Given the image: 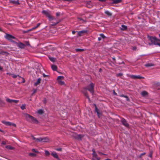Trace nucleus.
<instances>
[{"instance_id": "obj_1", "label": "nucleus", "mask_w": 160, "mask_h": 160, "mask_svg": "<svg viewBox=\"0 0 160 160\" xmlns=\"http://www.w3.org/2000/svg\"><path fill=\"white\" fill-rule=\"evenodd\" d=\"M94 84L91 82L89 85H88L87 87L83 89L82 92L84 94V95L88 98L89 101H90V99L89 98L88 94L86 91V90H88L92 94H93L94 92Z\"/></svg>"}, {"instance_id": "obj_2", "label": "nucleus", "mask_w": 160, "mask_h": 160, "mask_svg": "<svg viewBox=\"0 0 160 160\" xmlns=\"http://www.w3.org/2000/svg\"><path fill=\"white\" fill-rule=\"evenodd\" d=\"M147 38L148 40L150 42H149L148 44L149 45H156L157 42L158 41V39L155 37L148 36Z\"/></svg>"}, {"instance_id": "obj_3", "label": "nucleus", "mask_w": 160, "mask_h": 160, "mask_svg": "<svg viewBox=\"0 0 160 160\" xmlns=\"http://www.w3.org/2000/svg\"><path fill=\"white\" fill-rule=\"evenodd\" d=\"M24 116L26 119L30 122L32 123H36L38 122L37 120L35 118L28 114L25 113L24 114Z\"/></svg>"}, {"instance_id": "obj_4", "label": "nucleus", "mask_w": 160, "mask_h": 160, "mask_svg": "<svg viewBox=\"0 0 160 160\" xmlns=\"http://www.w3.org/2000/svg\"><path fill=\"white\" fill-rule=\"evenodd\" d=\"M13 42L19 48L21 49L24 48L26 47V45L21 42H17L14 41H13Z\"/></svg>"}, {"instance_id": "obj_5", "label": "nucleus", "mask_w": 160, "mask_h": 160, "mask_svg": "<svg viewBox=\"0 0 160 160\" xmlns=\"http://www.w3.org/2000/svg\"><path fill=\"white\" fill-rule=\"evenodd\" d=\"M128 76L133 79H141L144 78V77H142L139 75H128Z\"/></svg>"}, {"instance_id": "obj_6", "label": "nucleus", "mask_w": 160, "mask_h": 160, "mask_svg": "<svg viewBox=\"0 0 160 160\" xmlns=\"http://www.w3.org/2000/svg\"><path fill=\"white\" fill-rule=\"evenodd\" d=\"M5 38L7 40L10 41L11 42H13V41L12 40L13 39H15V37L14 36L8 34H6L5 36Z\"/></svg>"}, {"instance_id": "obj_7", "label": "nucleus", "mask_w": 160, "mask_h": 160, "mask_svg": "<svg viewBox=\"0 0 160 160\" xmlns=\"http://www.w3.org/2000/svg\"><path fill=\"white\" fill-rule=\"evenodd\" d=\"M2 122L5 125L7 126H12L14 127H16V125L15 123H12L9 122H6L4 121H2Z\"/></svg>"}, {"instance_id": "obj_8", "label": "nucleus", "mask_w": 160, "mask_h": 160, "mask_svg": "<svg viewBox=\"0 0 160 160\" xmlns=\"http://www.w3.org/2000/svg\"><path fill=\"white\" fill-rule=\"evenodd\" d=\"M121 122H122V124L125 127H129V124L128 123L126 120L124 119V118H122V119L121 120Z\"/></svg>"}, {"instance_id": "obj_9", "label": "nucleus", "mask_w": 160, "mask_h": 160, "mask_svg": "<svg viewBox=\"0 0 160 160\" xmlns=\"http://www.w3.org/2000/svg\"><path fill=\"white\" fill-rule=\"evenodd\" d=\"M94 105L95 107V111L97 112L98 116L100 118L101 114V113L100 112L99 109L97 108L96 104H94Z\"/></svg>"}, {"instance_id": "obj_10", "label": "nucleus", "mask_w": 160, "mask_h": 160, "mask_svg": "<svg viewBox=\"0 0 160 160\" xmlns=\"http://www.w3.org/2000/svg\"><path fill=\"white\" fill-rule=\"evenodd\" d=\"M73 136L74 138L78 139H81L83 137V136L80 134H74Z\"/></svg>"}, {"instance_id": "obj_11", "label": "nucleus", "mask_w": 160, "mask_h": 160, "mask_svg": "<svg viewBox=\"0 0 160 160\" xmlns=\"http://www.w3.org/2000/svg\"><path fill=\"white\" fill-rule=\"evenodd\" d=\"M9 2L14 5H18L19 4L18 0L16 1L14 0H10Z\"/></svg>"}, {"instance_id": "obj_12", "label": "nucleus", "mask_w": 160, "mask_h": 160, "mask_svg": "<svg viewBox=\"0 0 160 160\" xmlns=\"http://www.w3.org/2000/svg\"><path fill=\"white\" fill-rule=\"evenodd\" d=\"M50 141L48 137H45L42 138V142H49Z\"/></svg>"}, {"instance_id": "obj_13", "label": "nucleus", "mask_w": 160, "mask_h": 160, "mask_svg": "<svg viewBox=\"0 0 160 160\" xmlns=\"http://www.w3.org/2000/svg\"><path fill=\"white\" fill-rule=\"evenodd\" d=\"M87 32L86 30H82L79 31L78 32V36H81L82 35V34L85 33Z\"/></svg>"}, {"instance_id": "obj_14", "label": "nucleus", "mask_w": 160, "mask_h": 160, "mask_svg": "<svg viewBox=\"0 0 160 160\" xmlns=\"http://www.w3.org/2000/svg\"><path fill=\"white\" fill-rule=\"evenodd\" d=\"M51 155L52 156H53L55 158L58 159V156L56 152H53L52 153Z\"/></svg>"}, {"instance_id": "obj_15", "label": "nucleus", "mask_w": 160, "mask_h": 160, "mask_svg": "<svg viewBox=\"0 0 160 160\" xmlns=\"http://www.w3.org/2000/svg\"><path fill=\"white\" fill-rule=\"evenodd\" d=\"M41 81V78H38V79L37 82L34 83V85L35 86H37V85L39 84L40 83Z\"/></svg>"}, {"instance_id": "obj_16", "label": "nucleus", "mask_w": 160, "mask_h": 160, "mask_svg": "<svg viewBox=\"0 0 160 160\" xmlns=\"http://www.w3.org/2000/svg\"><path fill=\"white\" fill-rule=\"evenodd\" d=\"M148 94V92L145 91H143L141 93V95H142V96L143 97L145 96H146Z\"/></svg>"}, {"instance_id": "obj_17", "label": "nucleus", "mask_w": 160, "mask_h": 160, "mask_svg": "<svg viewBox=\"0 0 160 160\" xmlns=\"http://www.w3.org/2000/svg\"><path fill=\"white\" fill-rule=\"evenodd\" d=\"M92 152H93V153H92V155L93 157H97V155L95 151V149H92Z\"/></svg>"}, {"instance_id": "obj_18", "label": "nucleus", "mask_w": 160, "mask_h": 160, "mask_svg": "<svg viewBox=\"0 0 160 160\" xmlns=\"http://www.w3.org/2000/svg\"><path fill=\"white\" fill-rule=\"evenodd\" d=\"M120 96L121 97H123L126 98V100L127 101H129V99L128 97L127 96L124 95L123 94L121 95H120Z\"/></svg>"}, {"instance_id": "obj_19", "label": "nucleus", "mask_w": 160, "mask_h": 160, "mask_svg": "<svg viewBox=\"0 0 160 160\" xmlns=\"http://www.w3.org/2000/svg\"><path fill=\"white\" fill-rule=\"evenodd\" d=\"M5 147L6 148L10 150H12L14 149V148L13 147H11L10 145L6 146Z\"/></svg>"}, {"instance_id": "obj_20", "label": "nucleus", "mask_w": 160, "mask_h": 160, "mask_svg": "<svg viewBox=\"0 0 160 160\" xmlns=\"http://www.w3.org/2000/svg\"><path fill=\"white\" fill-rule=\"evenodd\" d=\"M52 68L53 71H56L57 69V67L56 66L53 65H52Z\"/></svg>"}, {"instance_id": "obj_21", "label": "nucleus", "mask_w": 160, "mask_h": 160, "mask_svg": "<svg viewBox=\"0 0 160 160\" xmlns=\"http://www.w3.org/2000/svg\"><path fill=\"white\" fill-rule=\"evenodd\" d=\"M122 28L121 30H125L127 29V27L126 26H125L124 25H122L121 26Z\"/></svg>"}, {"instance_id": "obj_22", "label": "nucleus", "mask_w": 160, "mask_h": 160, "mask_svg": "<svg viewBox=\"0 0 160 160\" xmlns=\"http://www.w3.org/2000/svg\"><path fill=\"white\" fill-rule=\"evenodd\" d=\"M145 66L146 67H152L153 66L154 64L151 63H147L145 64Z\"/></svg>"}, {"instance_id": "obj_23", "label": "nucleus", "mask_w": 160, "mask_h": 160, "mask_svg": "<svg viewBox=\"0 0 160 160\" xmlns=\"http://www.w3.org/2000/svg\"><path fill=\"white\" fill-rule=\"evenodd\" d=\"M105 13L107 15L110 16L112 15V14L110 12H109L108 11H106L105 12Z\"/></svg>"}, {"instance_id": "obj_24", "label": "nucleus", "mask_w": 160, "mask_h": 160, "mask_svg": "<svg viewBox=\"0 0 160 160\" xmlns=\"http://www.w3.org/2000/svg\"><path fill=\"white\" fill-rule=\"evenodd\" d=\"M6 101L7 102L10 103H12V99H10L8 98H7L6 99Z\"/></svg>"}, {"instance_id": "obj_25", "label": "nucleus", "mask_w": 160, "mask_h": 160, "mask_svg": "<svg viewBox=\"0 0 160 160\" xmlns=\"http://www.w3.org/2000/svg\"><path fill=\"white\" fill-rule=\"evenodd\" d=\"M58 83L60 85H63L64 84V82L63 81H62L61 80H59L58 81Z\"/></svg>"}, {"instance_id": "obj_26", "label": "nucleus", "mask_w": 160, "mask_h": 160, "mask_svg": "<svg viewBox=\"0 0 160 160\" xmlns=\"http://www.w3.org/2000/svg\"><path fill=\"white\" fill-rule=\"evenodd\" d=\"M76 51L77 52H82L84 51V50L83 49L77 48L76 49Z\"/></svg>"}, {"instance_id": "obj_27", "label": "nucleus", "mask_w": 160, "mask_h": 160, "mask_svg": "<svg viewBox=\"0 0 160 160\" xmlns=\"http://www.w3.org/2000/svg\"><path fill=\"white\" fill-rule=\"evenodd\" d=\"M49 20L51 21L52 20H53L54 19V18L53 16L50 15L48 17Z\"/></svg>"}, {"instance_id": "obj_28", "label": "nucleus", "mask_w": 160, "mask_h": 160, "mask_svg": "<svg viewBox=\"0 0 160 160\" xmlns=\"http://www.w3.org/2000/svg\"><path fill=\"white\" fill-rule=\"evenodd\" d=\"M38 112L39 114H42L43 112V110L42 109H39L38 110Z\"/></svg>"}, {"instance_id": "obj_29", "label": "nucleus", "mask_w": 160, "mask_h": 160, "mask_svg": "<svg viewBox=\"0 0 160 160\" xmlns=\"http://www.w3.org/2000/svg\"><path fill=\"white\" fill-rule=\"evenodd\" d=\"M64 79V77L62 76H59L58 77L57 79L59 80H61V79Z\"/></svg>"}, {"instance_id": "obj_30", "label": "nucleus", "mask_w": 160, "mask_h": 160, "mask_svg": "<svg viewBox=\"0 0 160 160\" xmlns=\"http://www.w3.org/2000/svg\"><path fill=\"white\" fill-rule=\"evenodd\" d=\"M100 37H101V38L102 39H104L105 38V36H104V35L102 34L101 33L100 34Z\"/></svg>"}, {"instance_id": "obj_31", "label": "nucleus", "mask_w": 160, "mask_h": 160, "mask_svg": "<svg viewBox=\"0 0 160 160\" xmlns=\"http://www.w3.org/2000/svg\"><path fill=\"white\" fill-rule=\"evenodd\" d=\"M49 59L52 62H54L55 61V59L53 57H49Z\"/></svg>"}, {"instance_id": "obj_32", "label": "nucleus", "mask_w": 160, "mask_h": 160, "mask_svg": "<svg viewBox=\"0 0 160 160\" xmlns=\"http://www.w3.org/2000/svg\"><path fill=\"white\" fill-rule=\"evenodd\" d=\"M49 12L47 11H46V10H43L42 12V13L43 14H45V15H46Z\"/></svg>"}, {"instance_id": "obj_33", "label": "nucleus", "mask_w": 160, "mask_h": 160, "mask_svg": "<svg viewBox=\"0 0 160 160\" xmlns=\"http://www.w3.org/2000/svg\"><path fill=\"white\" fill-rule=\"evenodd\" d=\"M45 154L46 156H49L50 155V153L47 150L45 151Z\"/></svg>"}, {"instance_id": "obj_34", "label": "nucleus", "mask_w": 160, "mask_h": 160, "mask_svg": "<svg viewBox=\"0 0 160 160\" xmlns=\"http://www.w3.org/2000/svg\"><path fill=\"white\" fill-rule=\"evenodd\" d=\"M21 108L22 110H24L25 109V105L22 104L21 107Z\"/></svg>"}, {"instance_id": "obj_35", "label": "nucleus", "mask_w": 160, "mask_h": 160, "mask_svg": "<svg viewBox=\"0 0 160 160\" xmlns=\"http://www.w3.org/2000/svg\"><path fill=\"white\" fill-rule=\"evenodd\" d=\"M36 141H38L40 142H42V138H40L36 139Z\"/></svg>"}, {"instance_id": "obj_36", "label": "nucleus", "mask_w": 160, "mask_h": 160, "mask_svg": "<svg viewBox=\"0 0 160 160\" xmlns=\"http://www.w3.org/2000/svg\"><path fill=\"white\" fill-rule=\"evenodd\" d=\"M92 160H100L99 158H97V156L95 157H92Z\"/></svg>"}, {"instance_id": "obj_37", "label": "nucleus", "mask_w": 160, "mask_h": 160, "mask_svg": "<svg viewBox=\"0 0 160 160\" xmlns=\"http://www.w3.org/2000/svg\"><path fill=\"white\" fill-rule=\"evenodd\" d=\"M122 73H118L116 74V76L117 77H120V76H122Z\"/></svg>"}, {"instance_id": "obj_38", "label": "nucleus", "mask_w": 160, "mask_h": 160, "mask_svg": "<svg viewBox=\"0 0 160 160\" xmlns=\"http://www.w3.org/2000/svg\"><path fill=\"white\" fill-rule=\"evenodd\" d=\"M25 45L26 46L27 45V46H30V44H29V42H28V41H26L25 42Z\"/></svg>"}, {"instance_id": "obj_39", "label": "nucleus", "mask_w": 160, "mask_h": 160, "mask_svg": "<svg viewBox=\"0 0 160 160\" xmlns=\"http://www.w3.org/2000/svg\"><path fill=\"white\" fill-rule=\"evenodd\" d=\"M19 102V100H12V102H14L15 103H17Z\"/></svg>"}, {"instance_id": "obj_40", "label": "nucleus", "mask_w": 160, "mask_h": 160, "mask_svg": "<svg viewBox=\"0 0 160 160\" xmlns=\"http://www.w3.org/2000/svg\"><path fill=\"white\" fill-rule=\"evenodd\" d=\"M152 152H151L148 155V156L150 157L151 158L152 157Z\"/></svg>"}, {"instance_id": "obj_41", "label": "nucleus", "mask_w": 160, "mask_h": 160, "mask_svg": "<svg viewBox=\"0 0 160 160\" xmlns=\"http://www.w3.org/2000/svg\"><path fill=\"white\" fill-rule=\"evenodd\" d=\"M4 103V102L3 100H1V99L0 98V105Z\"/></svg>"}, {"instance_id": "obj_42", "label": "nucleus", "mask_w": 160, "mask_h": 160, "mask_svg": "<svg viewBox=\"0 0 160 160\" xmlns=\"http://www.w3.org/2000/svg\"><path fill=\"white\" fill-rule=\"evenodd\" d=\"M29 155L31 156H36V154L34 153H30Z\"/></svg>"}, {"instance_id": "obj_43", "label": "nucleus", "mask_w": 160, "mask_h": 160, "mask_svg": "<svg viewBox=\"0 0 160 160\" xmlns=\"http://www.w3.org/2000/svg\"><path fill=\"white\" fill-rule=\"evenodd\" d=\"M17 76H18V75H13L12 77L13 78H15L17 77Z\"/></svg>"}, {"instance_id": "obj_44", "label": "nucleus", "mask_w": 160, "mask_h": 160, "mask_svg": "<svg viewBox=\"0 0 160 160\" xmlns=\"http://www.w3.org/2000/svg\"><path fill=\"white\" fill-rule=\"evenodd\" d=\"M1 144H2V145H5L6 144V142L4 141H3L2 143H1Z\"/></svg>"}, {"instance_id": "obj_45", "label": "nucleus", "mask_w": 160, "mask_h": 160, "mask_svg": "<svg viewBox=\"0 0 160 160\" xmlns=\"http://www.w3.org/2000/svg\"><path fill=\"white\" fill-rule=\"evenodd\" d=\"M41 24V23H38L37 24V25L35 27L36 28H38V27H39V26Z\"/></svg>"}, {"instance_id": "obj_46", "label": "nucleus", "mask_w": 160, "mask_h": 160, "mask_svg": "<svg viewBox=\"0 0 160 160\" xmlns=\"http://www.w3.org/2000/svg\"><path fill=\"white\" fill-rule=\"evenodd\" d=\"M32 139L33 140H35L36 141V138H35L33 136H32Z\"/></svg>"}, {"instance_id": "obj_47", "label": "nucleus", "mask_w": 160, "mask_h": 160, "mask_svg": "<svg viewBox=\"0 0 160 160\" xmlns=\"http://www.w3.org/2000/svg\"><path fill=\"white\" fill-rule=\"evenodd\" d=\"M78 21H82L83 22V20L82 19V18H78Z\"/></svg>"}, {"instance_id": "obj_48", "label": "nucleus", "mask_w": 160, "mask_h": 160, "mask_svg": "<svg viewBox=\"0 0 160 160\" xmlns=\"http://www.w3.org/2000/svg\"><path fill=\"white\" fill-rule=\"evenodd\" d=\"M36 27H33V28H32L31 29H30L29 30V31H31L32 30H34V29H36Z\"/></svg>"}, {"instance_id": "obj_49", "label": "nucleus", "mask_w": 160, "mask_h": 160, "mask_svg": "<svg viewBox=\"0 0 160 160\" xmlns=\"http://www.w3.org/2000/svg\"><path fill=\"white\" fill-rule=\"evenodd\" d=\"M36 91H37V90L36 89H33V94H34V93H36Z\"/></svg>"}, {"instance_id": "obj_50", "label": "nucleus", "mask_w": 160, "mask_h": 160, "mask_svg": "<svg viewBox=\"0 0 160 160\" xmlns=\"http://www.w3.org/2000/svg\"><path fill=\"white\" fill-rule=\"evenodd\" d=\"M56 15L57 16H58L60 15V13L58 12H57L56 13Z\"/></svg>"}, {"instance_id": "obj_51", "label": "nucleus", "mask_w": 160, "mask_h": 160, "mask_svg": "<svg viewBox=\"0 0 160 160\" xmlns=\"http://www.w3.org/2000/svg\"><path fill=\"white\" fill-rule=\"evenodd\" d=\"M43 77H44L45 78V77H47L48 76L47 75H45L44 73H43Z\"/></svg>"}, {"instance_id": "obj_52", "label": "nucleus", "mask_w": 160, "mask_h": 160, "mask_svg": "<svg viewBox=\"0 0 160 160\" xmlns=\"http://www.w3.org/2000/svg\"><path fill=\"white\" fill-rule=\"evenodd\" d=\"M32 151L33 152H38V151H36L35 149H32Z\"/></svg>"}, {"instance_id": "obj_53", "label": "nucleus", "mask_w": 160, "mask_h": 160, "mask_svg": "<svg viewBox=\"0 0 160 160\" xmlns=\"http://www.w3.org/2000/svg\"><path fill=\"white\" fill-rule=\"evenodd\" d=\"M145 154V152H144V153H142L140 155V157H141V156L142 155H144Z\"/></svg>"}, {"instance_id": "obj_54", "label": "nucleus", "mask_w": 160, "mask_h": 160, "mask_svg": "<svg viewBox=\"0 0 160 160\" xmlns=\"http://www.w3.org/2000/svg\"><path fill=\"white\" fill-rule=\"evenodd\" d=\"M56 150L58 151H61L62 149L61 148H58L56 149Z\"/></svg>"}, {"instance_id": "obj_55", "label": "nucleus", "mask_w": 160, "mask_h": 160, "mask_svg": "<svg viewBox=\"0 0 160 160\" xmlns=\"http://www.w3.org/2000/svg\"><path fill=\"white\" fill-rule=\"evenodd\" d=\"M156 45H158V46L160 47V43H158V42H157L156 44Z\"/></svg>"}, {"instance_id": "obj_56", "label": "nucleus", "mask_w": 160, "mask_h": 160, "mask_svg": "<svg viewBox=\"0 0 160 160\" xmlns=\"http://www.w3.org/2000/svg\"><path fill=\"white\" fill-rule=\"evenodd\" d=\"M50 15V13L49 12L46 15L48 17Z\"/></svg>"}, {"instance_id": "obj_57", "label": "nucleus", "mask_w": 160, "mask_h": 160, "mask_svg": "<svg viewBox=\"0 0 160 160\" xmlns=\"http://www.w3.org/2000/svg\"><path fill=\"white\" fill-rule=\"evenodd\" d=\"M101 39L102 38H101V37H100L98 38V39L99 41H100V40H101Z\"/></svg>"}, {"instance_id": "obj_58", "label": "nucleus", "mask_w": 160, "mask_h": 160, "mask_svg": "<svg viewBox=\"0 0 160 160\" xmlns=\"http://www.w3.org/2000/svg\"><path fill=\"white\" fill-rule=\"evenodd\" d=\"M136 47H133L132 48V49H133V50H136Z\"/></svg>"}, {"instance_id": "obj_59", "label": "nucleus", "mask_w": 160, "mask_h": 160, "mask_svg": "<svg viewBox=\"0 0 160 160\" xmlns=\"http://www.w3.org/2000/svg\"><path fill=\"white\" fill-rule=\"evenodd\" d=\"M99 1L104 2L106 1V0H99Z\"/></svg>"}, {"instance_id": "obj_60", "label": "nucleus", "mask_w": 160, "mask_h": 160, "mask_svg": "<svg viewBox=\"0 0 160 160\" xmlns=\"http://www.w3.org/2000/svg\"><path fill=\"white\" fill-rule=\"evenodd\" d=\"M2 70H3L2 68L0 66V71H2Z\"/></svg>"}, {"instance_id": "obj_61", "label": "nucleus", "mask_w": 160, "mask_h": 160, "mask_svg": "<svg viewBox=\"0 0 160 160\" xmlns=\"http://www.w3.org/2000/svg\"><path fill=\"white\" fill-rule=\"evenodd\" d=\"M72 34H75L76 32L75 31H72Z\"/></svg>"}, {"instance_id": "obj_62", "label": "nucleus", "mask_w": 160, "mask_h": 160, "mask_svg": "<svg viewBox=\"0 0 160 160\" xmlns=\"http://www.w3.org/2000/svg\"><path fill=\"white\" fill-rule=\"evenodd\" d=\"M98 153L100 154H102V155H104V154L102 152H98Z\"/></svg>"}, {"instance_id": "obj_63", "label": "nucleus", "mask_w": 160, "mask_h": 160, "mask_svg": "<svg viewBox=\"0 0 160 160\" xmlns=\"http://www.w3.org/2000/svg\"><path fill=\"white\" fill-rule=\"evenodd\" d=\"M0 131L2 132H3V131L1 129H0Z\"/></svg>"}, {"instance_id": "obj_64", "label": "nucleus", "mask_w": 160, "mask_h": 160, "mask_svg": "<svg viewBox=\"0 0 160 160\" xmlns=\"http://www.w3.org/2000/svg\"><path fill=\"white\" fill-rule=\"evenodd\" d=\"M105 160H111L110 159H105Z\"/></svg>"}]
</instances>
